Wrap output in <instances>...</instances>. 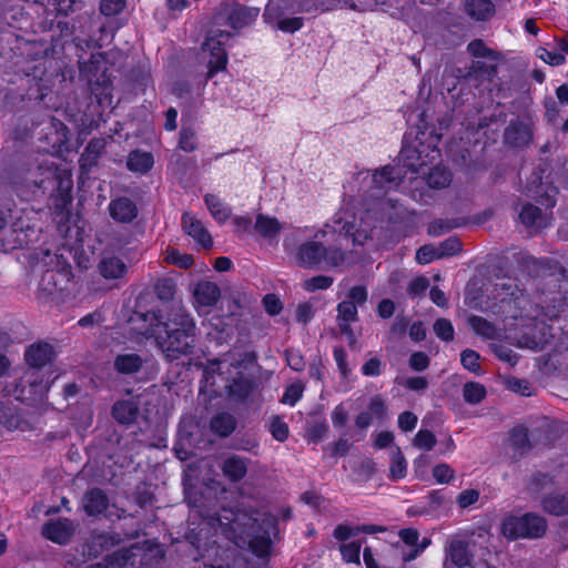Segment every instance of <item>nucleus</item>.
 I'll return each instance as SVG.
<instances>
[{
  "mask_svg": "<svg viewBox=\"0 0 568 568\" xmlns=\"http://www.w3.org/2000/svg\"><path fill=\"white\" fill-rule=\"evenodd\" d=\"M478 359L479 354L473 349H465L460 354L462 365L464 368L473 373H478L480 371Z\"/></svg>",
  "mask_w": 568,
  "mask_h": 568,
  "instance_id": "57",
  "label": "nucleus"
},
{
  "mask_svg": "<svg viewBox=\"0 0 568 568\" xmlns=\"http://www.w3.org/2000/svg\"><path fill=\"white\" fill-rule=\"evenodd\" d=\"M334 0H294L293 8L300 13L327 11L333 8Z\"/></svg>",
  "mask_w": 568,
  "mask_h": 568,
  "instance_id": "38",
  "label": "nucleus"
},
{
  "mask_svg": "<svg viewBox=\"0 0 568 568\" xmlns=\"http://www.w3.org/2000/svg\"><path fill=\"white\" fill-rule=\"evenodd\" d=\"M486 396V388L477 382H468L463 387V397L466 403L479 404Z\"/></svg>",
  "mask_w": 568,
  "mask_h": 568,
  "instance_id": "39",
  "label": "nucleus"
},
{
  "mask_svg": "<svg viewBox=\"0 0 568 568\" xmlns=\"http://www.w3.org/2000/svg\"><path fill=\"white\" fill-rule=\"evenodd\" d=\"M450 560L457 567L469 566L473 559L468 550V544L460 539H453L447 548Z\"/></svg>",
  "mask_w": 568,
  "mask_h": 568,
  "instance_id": "32",
  "label": "nucleus"
},
{
  "mask_svg": "<svg viewBox=\"0 0 568 568\" xmlns=\"http://www.w3.org/2000/svg\"><path fill=\"white\" fill-rule=\"evenodd\" d=\"M368 293L365 286L356 285L353 286L347 295L346 301H352V304L356 306H363L367 302Z\"/></svg>",
  "mask_w": 568,
  "mask_h": 568,
  "instance_id": "61",
  "label": "nucleus"
},
{
  "mask_svg": "<svg viewBox=\"0 0 568 568\" xmlns=\"http://www.w3.org/2000/svg\"><path fill=\"white\" fill-rule=\"evenodd\" d=\"M179 148L184 152H193L197 148L196 133L192 128H182Z\"/></svg>",
  "mask_w": 568,
  "mask_h": 568,
  "instance_id": "49",
  "label": "nucleus"
},
{
  "mask_svg": "<svg viewBox=\"0 0 568 568\" xmlns=\"http://www.w3.org/2000/svg\"><path fill=\"white\" fill-rule=\"evenodd\" d=\"M199 516L220 531L237 548L247 549L258 558L270 556L273 538L278 534L277 519L271 514H261L257 517L246 514H235L223 509L222 513L211 511L196 500L192 505Z\"/></svg>",
  "mask_w": 568,
  "mask_h": 568,
  "instance_id": "1",
  "label": "nucleus"
},
{
  "mask_svg": "<svg viewBox=\"0 0 568 568\" xmlns=\"http://www.w3.org/2000/svg\"><path fill=\"white\" fill-rule=\"evenodd\" d=\"M426 130L425 131H418L416 134V141L418 142V146H415L413 150L405 148L402 150V154L409 159L412 155H409L410 152L417 154V160L419 161L418 166H423L425 164V161L422 158V154L424 153V150H420L419 146L424 148V144L427 142V148L430 150V152L435 155L432 156V159H436L440 155L439 150L437 149V144L440 141V135L437 133H434V131H430L428 134V138H426Z\"/></svg>",
  "mask_w": 568,
  "mask_h": 568,
  "instance_id": "20",
  "label": "nucleus"
},
{
  "mask_svg": "<svg viewBox=\"0 0 568 568\" xmlns=\"http://www.w3.org/2000/svg\"><path fill=\"white\" fill-rule=\"evenodd\" d=\"M182 229L191 236L196 243L204 248L213 245V240L202 222L189 213L182 215Z\"/></svg>",
  "mask_w": 568,
  "mask_h": 568,
  "instance_id": "18",
  "label": "nucleus"
},
{
  "mask_svg": "<svg viewBox=\"0 0 568 568\" xmlns=\"http://www.w3.org/2000/svg\"><path fill=\"white\" fill-rule=\"evenodd\" d=\"M144 359L136 353H124L115 356L114 369L122 375H131L140 372Z\"/></svg>",
  "mask_w": 568,
  "mask_h": 568,
  "instance_id": "27",
  "label": "nucleus"
},
{
  "mask_svg": "<svg viewBox=\"0 0 568 568\" xmlns=\"http://www.w3.org/2000/svg\"><path fill=\"white\" fill-rule=\"evenodd\" d=\"M270 432L278 442H285L288 437V425L278 416H273L270 423Z\"/></svg>",
  "mask_w": 568,
  "mask_h": 568,
  "instance_id": "53",
  "label": "nucleus"
},
{
  "mask_svg": "<svg viewBox=\"0 0 568 568\" xmlns=\"http://www.w3.org/2000/svg\"><path fill=\"white\" fill-rule=\"evenodd\" d=\"M361 541L341 544L339 551L342 559L347 564L361 565Z\"/></svg>",
  "mask_w": 568,
  "mask_h": 568,
  "instance_id": "42",
  "label": "nucleus"
},
{
  "mask_svg": "<svg viewBox=\"0 0 568 568\" xmlns=\"http://www.w3.org/2000/svg\"><path fill=\"white\" fill-rule=\"evenodd\" d=\"M467 52L475 60L468 67L464 75L465 80L476 88L485 82H491L497 74L500 53L488 48L481 39L470 41L467 44Z\"/></svg>",
  "mask_w": 568,
  "mask_h": 568,
  "instance_id": "7",
  "label": "nucleus"
},
{
  "mask_svg": "<svg viewBox=\"0 0 568 568\" xmlns=\"http://www.w3.org/2000/svg\"><path fill=\"white\" fill-rule=\"evenodd\" d=\"M304 26V19L301 17L283 18L276 23V28L286 33H294Z\"/></svg>",
  "mask_w": 568,
  "mask_h": 568,
  "instance_id": "58",
  "label": "nucleus"
},
{
  "mask_svg": "<svg viewBox=\"0 0 568 568\" xmlns=\"http://www.w3.org/2000/svg\"><path fill=\"white\" fill-rule=\"evenodd\" d=\"M232 37L226 30L222 29H212L204 43L203 50L210 52L209 60V71L206 74V80L212 79L219 71H222L226 68L227 64V54L224 49L225 41Z\"/></svg>",
  "mask_w": 568,
  "mask_h": 568,
  "instance_id": "11",
  "label": "nucleus"
},
{
  "mask_svg": "<svg viewBox=\"0 0 568 568\" xmlns=\"http://www.w3.org/2000/svg\"><path fill=\"white\" fill-rule=\"evenodd\" d=\"M53 355V347L48 343L33 344L27 348L24 357L30 367L12 390L16 399L29 405L42 400L50 386L43 379L41 368L52 361Z\"/></svg>",
  "mask_w": 568,
  "mask_h": 568,
  "instance_id": "5",
  "label": "nucleus"
},
{
  "mask_svg": "<svg viewBox=\"0 0 568 568\" xmlns=\"http://www.w3.org/2000/svg\"><path fill=\"white\" fill-rule=\"evenodd\" d=\"M424 174V181L430 189H445L448 187L453 180L452 172L442 165H435L432 168L428 173Z\"/></svg>",
  "mask_w": 568,
  "mask_h": 568,
  "instance_id": "30",
  "label": "nucleus"
},
{
  "mask_svg": "<svg viewBox=\"0 0 568 568\" xmlns=\"http://www.w3.org/2000/svg\"><path fill=\"white\" fill-rule=\"evenodd\" d=\"M547 523L544 517L527 513L523 516L510 515L503 520L501 532L510 539L540 538L545 535Z\"/></svg>",
  "mask_w": 568,
  "mask_h": 568,
  "instance_id": "9",
  "label": "nucleus"
},
{
  "mask_svg": "<svg viewBox=\"0 0 568 568\" xmlns=\"http://www.w3.org/2000/svg\"><path fill=\"white\" fill-rule=\"evenodd\" d=\"M407 473V463L402 454V452L397 448L392 454L390 467H389V478L393 480L402 479L406 476Z\"/></svg>",
  "mask_w": 568,
  "mask_h": 568,
  "instance_id": "40",
  "label": "nucleus"
},
{
  "mask_svg": "<svg viewBox=\"0 0 568 568\" xmlns=\"http://www.w3.org/2000/svg\"><path fill=\"white\" fill-rule=\"evenodd\" d=\"M165 261L170 264L176 265L184 270L191 267L194 263V258L192 255L181 253L175 248L166 251Z\"/></svg>",
  "mask_w": 568,
  "mask_h": 568,
  "instance_id": "44",
  "label": "nucleus"
},
{
  "mask_svg": "<svg viewBox=\"0 0 568 568\" xmlns=\"http://www.w3.org/2000/svg\"><path fill=\"white\" fill-rule=\"evenodd\" d=\"M505 142L515 148L527 145L532 139V129L529 121H511L504 133Z\"/></svg>",
  "mask_w": 568,
  "mask_h": 568,
  "instance_id": "16",
  "label": "nucleus"
},
{
  "mask_svg": "<svg viewBox=\"0 0 568 568\" xmlns=\"http://www.w3.org/2000/svg\"><path fill=\"white\" fill-rule=\"evenodd\" d=\"M434 333L442 341L450 342L454 339V326L449 320L438 318L434 323Z\"/></svg>",
  "mask_w": 568,
  "mask_h": 568,
  "instance_id": "51",
  "label": "nucleus"
},
{
  "mask_svg": "<svg viewBox=\"0 0 568 568\" xmlns=\"http://www.w3.org/2000/svg\"><path fill=\"white\" fill-rule=\"evenodd\" d=\"M75 531V525L68 518L50 520L42 526V536L55 544L65 545Z\"/></svg>",
  "mask_w": 568,
  "mask_h": 568,
  "instance_id": "13",
  "label": "nucleus"
},
{
  "mask_svg": "<svg viewBox=\"0 0 568 568\" xmlns=\"http://www.w3.org/2000/svg\"><path fill=\"white\" fill-rule=\"evenodd\" d=\"M464 10L471 20L480 22L490 20L496 12L491 0H465Z\"/></svg>",
  "mask_w": 568,
  "mask_h": 568,
  "instance_id": "23",
  "label": "nucleus"
},
{
  "mask_svg": "<svg viewBox=\"0 0 568 568\" xmlns=\"http://www.w3.org/2000/svg\"><path fill=\"white\" fill-rule=\"evenodd\" d=\"M255 231L265 239H272L281 232V223L276 217L258 214L256 216Z\"/></svg>",
  "mask_w": 568,
  "mask_h": 568,
  "instance_id": "36",
  "label": "nucleus"
},
{
  "mask_svg": "<svg viewBox=\"0 0 568 568\" xmlns=\"http://www.w3.org/2000/svg\"><path fill=\"white\" fill-rule=\"evenodd\" d=\"M325 246L316 241H306L302 243L295 253V262L304 268L317 267L323 263Z\"/></svg>",
  "mask_w": 568,
  "mask_h": 568,
  "instance_id": "14",
  "label": "nucleus"
},
{
  "mask_svg": "<svg viewBox=\"0 0 568 568\" xmlns=\"http://www.w3.org/2000/svg\"><path fill=\"white\" fill-rule=\"evenodd\" d=\"M520 271L526 274L530 280L542 276L549 270L548 260H538L531 255H524L519 261Z\"/></svg>",
  "mask_w": 568,
  "mask_h": 568,
  "instance_id": "31",
  "label": "nucleus"
},
{
  "mask_svg": "<svg viewBox=\"0 0 568 568\" xmlns=\"http://www.w3.org/2000/svg\"><path fill=\"white\" fill-rule=\"evenodd\" d=\"M436 443H437V439L433 432H430L428 429H420L415 435L413 444L415 447H417L419 449L429 452L434 448Z\"/></svg>",
  "mask_w": 568,
  "mask_h": 568,
  "instance_id": "47",
  "label": "nucleus"
},
{
  "mask_svg": "<svg viewBox=\"0 0 568 568\" xmlns=\"http://www.w3.org/2000/svg\"><path fill=\"white\" fill-rule=\"evenodd\" d=\"M517 278H503L495 284V297L499 301V313L505 320L529 318L545 322L557 318L567 306V300L554 296L541 303L531 304L527 290L519 287Z\"/></svg>",
  "mask_w": 568,
  "mask_h": 568,
  "instance_id": "3",
  "label": "nucleus"
},
{
  "mask_svg": "<svg viewBox=\"0 0 568 568\" xmlns=\"http://www.w3.org/2000/svg\"><path fill=\"white\" fill-rule=\"evenodd\" d=\"M398 175L396 169L392 165H386L382 170H377L369 179L371 189L368 196L373 200H378L388 190L396 186Z\"/></svg>",
  "mask_w": 568,
  "mask_h": 568,
  "instance_id": "12",
  "label": "nucleus"
},
{
  "mask_svg": "<svg viewBox=\"0 0 568 568\" xmlns=\"http://www.w3.org/2000/svg\"><path fill=\"white\" fill-rule=\"evenodd\" d=\"M429 365V357L424 352H415L409 357V366L413 371L423 372Z\"/></svg>",
  "mask_w": 568,
  "mask_h": 568,
  "instance_id": "64",
  "label": "nucleus"
},
{
  "mask_svg": "<svg viewBox=\"0 0 568 568\" xmlns=\"http://www.w3.org/2000/svg\"><path fill=\"white\" fill-rule=\"evenodd\" d=\"M194 306L200 315L206 307L214 306L221 297L220 287L210 281H202L197 283L193 291Z\"/></svg>",
  "mask_w": 568,
  "mask_h": 568,
  "instance_id": "15",
  "label": "nucleus"
},
{
  "mask_svg": "<svg viewBox=\"0 0 568 568\" xmlns=\"http://www.w3.org/2000/svg\"><path fill=\"white\" fill-rule=\"evenodd\" d=\"M154 164L153 155L150 152L134 150L126 159V168L134 173L145 174Z\"/></svg>",
  "mask_w": 568,
  "mask_h": 568,
  "instance_id": "29",
  "label": "nucleus"
},
{
  "mask_svg": "<svg viewBox=\"0 0 568 568\" xmlns=\"http://www.w3.org/2000/svg\"><path fill=\"white\" fill-rule=\"evenodd\" d=\"M154 291L161 301H171L175 295L176 286L171 278H161L156 282Z\"/></svg>",
  "mask_w": 568,
  "mask_h": 568,
  "instance_id": "45",
  "label": "nucleus"
},
{
  "mask_svg": "<svg viewBox=\"0 0 568 568\" xmlns=\"http://www.w3.org/2000/svg\"><path fill=\"white\" fill-rule=\"evenodd\" d=\"M71 190H72V181L69 178H67V179L59 178L58 192L60 193V197H59L60 203H57V205H55L57 207H61V210H62L71 203V201H72Z\"/></svg>",
  "mask_w": 568,
  "mask_h": 568,
  "instance_id": "48",
  "label": "nucleus"
},
{
  "mask_svg": "<svg viewBox=\"0 0 568 568\" xmlns=\"http://www.w3.org/2000/svg\"><path fill=\"white\" fill-rule=\"evenodd\" d=\"M101 276L105 280H121L128 273V266L118 256H104L98 264Z\"/></svg>",
  "mask_w": 568,
  "mask_h": 568,
  "instance_id": "25",
  "label": "nucleus"
},
{
  "mask_svg": "<svg viewBox=\"0 0 568 568\" xmlns=\"http://www.w3.org/2000/svg\"><path fill=\"white\" fill-rule=\"evenodd\" d=\"M57 180L55 173L49 166H20L11 175L12 190L21 197H28L39 190H45L48 183Z\"/></svg>",
  "mask_w": 568,
  "mask_h": 568,
  "instance_id": "8",
  "label": "nucleus"
},
{
  "mask_svg": "<svg viewBox=\"0 0 568 568\" xmlns=\"http://www.w3.org/2000/svg\"><path fill=\"white\" fill-rule=\"evenodd\" d=\"M140 413L139 403L134 399L116 400L111 408V415L118 424H133Z\"/></svg>",
  "mask_w": 568,
  "mask_h": 568,
  "instance_id": "21",
  "label": "nucleus"
},
{
  "mask_svg": "<svg viewBox=\"0 0 568 568\" xmlns=\"http://www.w3.org/2000/svg\"><path fill=\"white\" fill-rule=\"evenodd\" d=\"M304 385L301 382L288 385L282 396L281 403L294 406L303 396Z\"/></svg>",
  "mask_w": 568,
  "mask_h": 568,
  "instance_id": "46",
  "label": "nucleus"
},
{
  "mask_svg": "<svg viewBox=\"0 0 568 568\" xmlns=\"http://www.w3.org/2000/svg\"><path fill=\"white\" fill-rule=\"evenodd\" d=\"M469 323L474 332L483 337L493 338L496 334L494 325L483 317L473 316Z\"/></svg>",
  "mask_w": 568,
  "mask_h": 568,
  "instance_id": "43",
  "label": "nucleus"
},
{
  "mask_svg": "<svg viewBox=\"0 0 568 568\" xmlns=\"http://www.w3.org/2000/svg\"><path fill=\"white\" fill-rule=\"evenodd\" d=\"M440 257H447L458 254L462 251V242L456 236H450L437 245Z\"/></svg>",
  "mask_w": 568,
  "mask_h": 568,
  "instance_id": "50",
  "label": "nucleus"
},
{
  "mask_svg": "<svg viewBox=\"0 0 568 568\" xmlns=\"http://www.w3.org/2000/svg\"><path fill=\"white\" fill-rule=\"evenodd\" d=\"M210 427L220 437H229L236 428V420L229 413H220L212 417Z\"/></svg>",
  "mask_w": 568,
  "mask_h": 568,
  "instance_id": "34",
  "label": "nucleus"
},
{
  "mask_svg": "<svg viewBox=\"0 0 568 568\" xmlns=\"http://www.w3.org/2000/svg\"><path fill=\"white\" fill-rule=\"evenodd\" d=\"M126 0H101L100 11L103 16L113 17L121 13Z\"/></svg>",
  "mask_w": 568,
  "mask_h": 568,
  "instance_id": "59",
  "label": "nucleus"
},
{
  "mask_svg": "<svg viewBox=\"0 0 568 568\" xmlns=\"http://www.w3.org/2000/svg\"><path fill=\"white\" fill-rule=\"evenodd\" d=\"M134 554L131 549H118L111 555H108L103 562L97 565V568H128L133 566Z\"/></svg>",
  "mask_w": 568,
  "mask_h": 568,
  "instance_id": "33",
  "label": "nucleus"
},
{
  "mask_svg": "<svg viewBox=\"0 0 568 568\" xmlns=\"http://www.w3.org/2000/svg\"><path fill=\"white\" fill-rule=\"evenodd\" d=\"M433 476L439 484H447L454 477V469L448 464H439L433 468Z\"/></svg>",
  "mask_w": 568,
  "mask_h": 568,
  "instance_id": "63",
  "label": "nucleus"
},
{
  "mask_svg": "<svg viewBox=\"0 0 568 568\" xmlns=\"http://www.w3.org/2000/svg\"><path fill=\"white\" fill-rule=\"evenodd\" d=\"M287 365L295 372H303L305 368L304 357L301 351L288 348L285 352Z\"/></svg>",
  "mask_w": 568,
  "mask_h": 568,
  "instance_id": "60",
  "label": "nucleus"
},
{
  "mask_svg": "<svg viewBox=\"0 0 568 568\" xmlns=\"http://www.w3.org/2000/svg\"><path fill=\"white\" fill-rule=\"evenodd\" d=\"M204 201L210 213L217 222L223 223L230 217V209L221 201L219 196L214 194H206L204 196Z\"/></svg>",
  "mask_w": 568,
  "mask_h": 568,
  "instance_id": "37",
  "label": "nucleus"
},
{
  "mask_svg": "<svg viewBox=\"0 0 568 568\" xmlns=\"http://www.w3.org/2000/svg\"><path fill=\"white\" fill-rule=\"evenodd\" d=\"M108 209L110 216L122 224L131 223L138 217L139 213L136 204L126 196L111 200Z\"/></svg>",
  "mask_w": 568,
  "mask_h": 568,
  "instance_id": "17",
  "label": "nucleus"
},
{
  "mask_svg": "<svg viewBox=\"0 0 568 568\" xmlns=\"http://www.w3.org/2000/svg\"><path fill=\"white\" fill-rule=\"evenodd\" d=\"M345 261V252L337 247H326L323 254V263L327 266H339Z\"/></svg>",
  "mask_w": 568,
  "mask_h": 568,
  "instance_id": "56",
  "label": "nucleus"
},
{
  "mask_svg": "<svg viewBox=\"0 0 568 568\" xmlns=\"http://www.w3.org/2000/svg\"><path fill=\"white\" fill-rule=\"evenodd\" d=\"M82 505L85 514L90 517H97L109 508V497L101 488L89 489L82 498Z\"/></svg>",
  "mask_w": 568,
  "mask_h": 568,
  "instance_id": "19",
  "label": "nucleus"
},
{
  "mask_svg": "<svg viewBox=\"0 0 568 568\" xmlns=\"http://www.w3.org/2000/svg\"><path fill=\"white\" fill-rule=\"evenodd\" d=\"M442 258L439 255V251L437 246L434 245H424L419 247L416 252V261L419 264H428L435 260Z\"/></svg>",
  "mask_w": 568,
  "mask_h": 568,
  "instance_id": "55",
  "label": "nucleus"
},
{
  "mask_svg": "<svg viewBox=\"0 0 568 568\" xmlns=\"http://www.w3.org/2000/svg\"><path fill=\"white\" fill-rule=\"evenodd\" d=\"M536 55H537V58L542 60L545 63L552 65V67L562 65L566 62V58L561 52L549 51L542 47H540L536 50Z\"/></svg>",
  "mask_w": 568,
  "mask_h": 568,
  "instance_id": "52",
  "label": "nucleus"
},
{
  "mask_svg": "<svg viewBox=\"0 0 568 568\" xmlns=\"http://www.w3.org/2000/svg\"><path fill=\"white\" fill-rule=\"evenodd\" d=\"M258 14V8L246 7L239 2H224L219 6L213 16V24L217 29L230 27L237 31L251 26Z\"/></svg>",
  "mask_w": 568,
  "mask_h": 568,
  "instance_id": "10",
  "label": "nucleus"
},
{
  "mask_svg": "<svg viewBox=\"0 0 568 568\" xmlns=\"http://www.w3.org/2000/svg\"><path fill=\"white\" fill-rule=\"evenodd\" d=\"M254 354L244 353L225 354L222 358L210 361L204 369L206 383L215 385V374L225 379V389L227 396L235 402H244L254 389V381L245 375L241 369L245 361L253 362Z\"/></svg>",
  "mask_w": 568,
  "mask_h": 568,
  "instance_id": "4",
  "label": "nucleus"
},
{
  "mask_svg": "<svg viewBox=\"0 0 568 568\" xmlns=\"http://www.w3.org/2000/svg\"><path fill=\"white\" fill-rule=\"evenodd\" d=\"M510 445L514 449L524 453L530 448L528 430L523 426L513 428L509 437Z\"/></svg>",
  "mask_w": 568,
  "mask_h": 568,
  "instance_id": "41",
  "label": "nucleus"
},
{
  "mask_svg": "<svg viewBox=\"0 0 568 568\" xmlns=\"http://www.w3.org/2000/svg\"><path fill=\"white\" fill-rule=\"evenodd\" d=\"M334 278L327 275H316L304 282V288L308 292L326 290L332 286Z\"/></svg>",
  "mask_w": 568,
  "mask_h": 568,
  "instance_id": "54",
  "label": "nucleus"
},
{
  "mask_svg": "<svg viewBox=\"0 0 568 568\" xmlns=\"http://www.w3.org/2000/svg\"><path fill=\"white\" fill-rule=\"evenodd\" d=\"M105 140L102 138L92 139L80 155L79 164L83 172H90L97 165L105 149Z\"/></svg>",
  "mask_w": 568,
  "mask_h": 568,
  "instance_id": "24",
  "label": "nucleus"
},
{
  "mask_svg": "<svg viewBox=\"0 0 568 568\" xmlns=\"http://www.w3.org/2000/svg\"><path fill=\"white\" fill-rule=\"evenodd\" d=\"M248 459L239 455L229 456L222 465L223 475L232 483L242 480L247 473Z\"/></svg>",
  "mask_w": 568,
  "mask_h": 568,
  "instance_id": "26",
  "label": "nucleus"
},
{
  "mask_svg": "<svg viewBox=\"0 0 568 568\" xmlns=\"http://www.w3.org/2000/svg\"><path fill=\"white\" fill-rule=\"evenodd\" d=\"M142 320L146 326L139 333L146 338L153 337L169 361L193 353L197 328L194 318L181 303L171 305L166 321L154 311L143 314Z\"/></svg>",
  "mask_w": 568,
  "mask_h": 568,
  "instance_id": "2",
  "label": "nucleus"
},
{
  "mask_svg": "<svg viewBox=\"0 0 568 568\" xmlns=\"http://www.w3.org/2000/svg\"><path fill=\"white\" fill-rule=\"evenodd\" d=\"M72 277L71 266L47 270L38 283V303L50 308L63 304L72 295Z\"/></svg>",
  "mask_w": 568,
  "mask_h": 568,
  "instance_id": "6",
  "label": "nucleus"
},
{
  "mask_svg": "<svg viewBox=\"0 0 568 568\" xmlns=\"http://www.w3.org/2000/svg\"><path fill=\"white\" fill-rule=\"evenodd\" d=\"M27 243L26 236L21 232H17L14 229L10 232V237H7L1 243L3 251L16 250Z\"/></svg>",
  "mask_w": 568,
  "mask_h": 568,
  "instance_id": "62",
  "label": "nucleus"
},
{
  "mask_svg": "<svg viewBox=\"0 0 568 568\" xmlns=\"http://www.w3.org/2000/svg\"><path fill=\"white\" fill-rule=\"evenodd\" d=\"M542 508L555 516L568 515V493H557L547 496L542 500Z\"/></svg>",
  "mask_w": 568,
  "mask_h": 568,
  "instance_id": "35",
  "label": "nucleus"
},
{
  "mask_svg": "<svg viewBox=\"0 0 568 568\" xmlns=\"http://www.w3.org/2000/svg\"><path fill=\"white\" fill-rule=\"evenodd\" d=\"M358 321L357 306L352 301H343L337 305V324L343 335L354 338L352 323Z\"/></svg>",
  "mask_w": 568,
  "mask_h": 568,
  "instance_id": "22",
  "label": "nucleus"
},
{
  "mask_svg": "<svg viewBox=\"0 0 568 568\" xmlns=\"http://www.w3.org/2000/svg\"><path fill=\"white\" fill-rule=\"evenodd\" d=\"M519 220L527 227L544 229L548 225L547 215L538 206L530 203L523 205Z\"/></svg>",
  "mask_w": 568,
  "mask_h": 568,
  "instance_id": "28",
  "label": "nucleus"
}]
</instances>
